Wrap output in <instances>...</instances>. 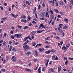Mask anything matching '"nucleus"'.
Returning <instances> with one entry per match:
<instances>
[{
  "label": "nucleus",
  "mask_w": 73,
  "mask_h": 73,
  "mask_svg": "<svg viewBox=\"0 0 73 73\" xmlns=\"http://www.w3.org/2000/svg\"><path fill=\"white\" fill-rule=\"evenodd\" d=\"M45 48H46V49H48L49 48V45L46 46H45Z\"/></svg>",
  "instance_id": "a18cd8bd"
},
{
  "label": "nucleus",
  "mask_w": 73,
  "mask_h": 73,
  "mask_svg": "<svg viewBox=\"0 0 73 73\" xmlns=\"http://www.w3.org/2000/svg\"><path fill=\"white\" fill-rule=\"evenodd\" d=\"M68 60H66V62L65 63V64L66 65H67V64H68Z\"/></svg>",
  "instance_id": "72a5a7b5"
},
{
  "label": "nucleus",
  "mask_w": 73,
  "mask_h": 73,
  "mask_svg": "<svg viewBox=\"0 0 73 73\" xmlns=\"http://www.w3.org/2000/svg\"><path fill=\"white\" fill-rule=\"evenodd\" d=\"M31 33L32 34H33L32 35H34L35 34V33H36V32H32Z\"/></svg>",
  "instance_id": "4c0bfd02"
},
{
  "label": "nucleus",
  "mask_w": 73,
  "mask_h": 73,
  "mask_svg": "<svg viewBox=\"0 0 73 73\" xmlns=\"http://www.w3.org/2000/svg\"><path fill=\"white\" fill-rule=\"evenodd\" d=\"M17 27L18 28H19V29H21V28L22 27V26H20L19 25H18L17 26Z\"/></svg>",
  "instance_id": "7c9ffc66"
},
{
  "label": "nucleus",
  "mask_w": 73,
  "mask_h": 73,
  "mask_svg": "<svg viewBox=\"0 0 73 73\" xmlns=\"http://www.w3.org/2000/svg\"><path fill=\"white\" fill-rule=\"evenodd\" d=\"M51 17L52 19L54 18V15L53 14H50Z\"/></svg>",
  "instance_id": "a878e982"
},
{
  "label": "nucleus",
  "mask_w": 73,
  "mask_h": 73,
  "mask_svg": "<svg viewBox=\"0 0 73 73\" xmlns=\"http://www.w3.org/2000/svg\"><path fill=\"white\" fill-rule=\"evenodd\" d=\"M11 16H12L13 17H14V18H16V15H15L13 14L12 13H11Z\"/></svg>",
  "instance_id": "2eb2a0df"
},
{
  "label": "nucleus",
  "mask_w": 73,
  "mask_h": 73,
  "mask_svg": "<svg viewBox=\"0 0 73 73\" xmlns=\"http://www.w3.org/2000/svg\"><path fill=\"white\" fill-rule=\"evenodd\" d=\"M46 14V15H45ZM45 15L46 17H47L48 18H49V15H48V12L47 11L46 13L44 12H42L41 13L40 15L42 17H44Z\"/></svg>",
  "instance_id": "f257e3e1"
},
{
  "label": "nucleus",
  "mask_w": 73,
  "mask_h": 73,
  "mask_svg": "<svg viewBox=\"0 0 73 73\" xmlns=\"http://www.w3.org/2000/svg\"><path fill=\"white\" fill-rule=\"evenodd\" d=\"M71 4H72L73 6V1H70V5H71Z\"/></svg>",
  "instance_id": "ea45409f"
},
{
  "label": "nucleus",
  "mask_w": 73,
  "mask_h": 73,
  "mask_svg": "<svg viewBox=\"0 0 73 73\" xmlns=\"http://www.w3.org/2000/svg\"><path fill=\"white\" fill-rule=\"evenodd\" d=\"M17 60V59L16 58V57H15L14 59H13V62H16Z\"/></svg>",
  "instance_id": "6e6552de"
},
{
  "label": "nucleus",
  "mask_w": 73,
  "mask_h": 73,
  "mask_svg": "<svg viewBox=\"0 0 73 73\" xmlns=\"http://www.w3.org/2000/svg\"><path fill=\"white\" fill-rule=\"evenodd\" d=\"M49 38H50L49 37H47L45 39V41H47V40H48Z\"/></svg>",
  "instance_id": "e433bc0d"
},
{
  "label": "nucleus",
  "mask_w": 73,
  "mask_h": 73,
  "mask_svg": "<svg viewBox=\"0 0 73 73\" xmlns=\"http://www.w3.org/2000/svg\"><path fill=\"white\" fill-rule=\"evenodd\" d=\"M58 60V57H57V56H56L55 60Z\"/></svg>",
  "instance_id": "3c124183"
},
{
  "label": "nucleus",
  "mask_w": 73,
  "mask_h": 73,
  "mask_svg": "<svg viewBox=\"0 0 73 73\" xmlns=\"http://www.w3.org/2000/svg\"><path fill=\"white\" fill-rule=\"evenodd\" d=\"M54 11L55 12H56V13H58V9H54Z\"/></svg>",
  "instance_id": "412c9836"
},
{
  "label": "nucleus",
  "mask_w": 73,
  "mask_h": 73,
  "mask_svg": "<svg viewBox=\"0 0 73 73\" xmlns=\"http://www.w3.org/2000/svg\"><path fill=\"white\" fill-rule=\"evenodd\" d=\"M68 59H69V60H73V58H70L69 57Z\"/></svg>",
  "instance_id": "09e8293b"
},
{
  "label": "nucleus",
  "mask_w": 73,
  "mask_h": 73,
  "mask_svg": "<svg viewBox=\"0 0 73 73\" xmlns=\"http://www.w3.org/2000/svg\"><path fill=\"white\" fill-rule=\"evenodd\" d=\"M36 9H37L36 7H35L34 9H33V14H34L35 13H36Z\"/></svg>",
  "instance_id": "39448f33"
},
{
  "label": "nucleus",
  "mask_w": 73,
  "mask_h": 73,
  "mask_svg": "<svg viewBox=\"0 0 73 73\" xmlns=\"http://www.w3.org/2000/svg\"><path fill=\"white\" fill-rule=\"evenodd\" d=\"M60 13L61 14V15H64V14L63 13H62V12L60 11Z\"/></svg>",
  "instance_id": "6e6d98bb"
},
{
  "label": "nucleus",
  "mask_w": 73,
  "mask_h": 73,
  "mask_svg": "<svg viewBox=\"0 0 73 73\" xmlns=\"http://www.w3.org/2000/svg\"><path fill=\"white\" fill-rule=\"evenodd\" d=\"M12 46H11L9 48V51L10 52L11 51V50H12Z\"/></svg>",
  "instance_id": "c03bdc74"
},
{
  "label": "nucleus",
  "mask_w": 73,
  "mask_h": 73,
  "mask_svg": "<svg viewBox=\"0 0 73 73\" xmlns=\"http://www.w3.org/2000/svg\"><path fill=\"white\" fill-rule=\"evenodd\" d=\"M41 32H42V31L40 30H38L37 31V33H41Z\"/></svg>",
  "instance_id": "b1692460"
},
{
  "label": "nucleus",
  "mask_w": 73,
  "mask_h": 73,
  "mask_svg": "<svg viewBox=\"0 0 73 73\" xmlns=\"http://www.w3.org/2000/svg\"><path fill=\"white\" fill-rule=\"evenodd\" d=\"M62 29V27L60 26L58 27V29Z\"/></svg>",
  "instance_id": "603ef678"
},
{
  "label": "nucleus",
  "mask_w": 73,
  "mask_h": 73,
  "mask_svg": "<svg viewBox=\"0 0 73 73\" xmlns=\"http://www.w3.org/2000/svg\"><path fill=\"white\" fill-rule=\"evenodd\" d=\"M56 6H58V2H56Z\"/></svg>",
  "instance_id": "5fc2aeb1"
},
{
  "label": "nucleus",
  "mask_w": 73,
  "mask_h": 73,
  "mask_svg": "<svg viewBox=\"0 0 73 73\" xmlns=\"http://www.w3.org/2000/svg\"><path fill=\"white\" fill-rule=\"evenodd\" d=\"M25 70H26L27 71H29V72H31V69H28V68H26L25 69Z\"/></svg>",
  "instance_id": "4be33fe9"
},
{
  "label": "nucleus",
  "mask_w": 73,
  "mask_h": 73,
  "mask_svg": "<svg viewBox=\"0 0 73 73\" xmlns=\"http://www.w3.org/2000/svg\"><path fill=\"white\" fill-rule=\"evenodd\" d=\"M38 50L39 51H40V52H42V51H43V50H44V48H39Z\"/></svg>",
  "instance_id": "4468645a"
},
{
  "label": "nucleus",
  "mask_w": 73,
  "mask_h": 73,
  "mask_svg": "<svg viewBox=\"0 0 73 73\" xmlns=\"http://www.w3.org/2000/svg\"><path fill=\"white\" fill-rule=\"evenodd\" d=\"M69 46H70V44L68 43L67 44L66 46V48H67V49H68L69 48Z\"/></svg>",
  "instance_id": "f3484780"
},
{
  "label": "nucleus",
  "mask_w": 73,
  "mask_h": 73,
  "mask_svg": "<svg viewBox=\"0 0 73 73\" xmlns=\"http://www.w3.org/2000/svg\"><path fill=\"white\" fill-rule=\"evenodd\" d=\"M52 19H51V20L48 23L49 24H50L52 22Z\"/></svg>",
  "instance_id": "052dcab7"
},
{
  "label": "nucleus",
  "mask_w": 73,
  "mask_h": 73,
  "mask_svg": "<svg viewBox=\"0 0 73 73\" xmlns=\"http://www.w3.org/2000/svg\"><path fill=\"white\" fill-rule=\"evenodd\" d=\"M46 6H47V9H46V11H48L49 10V7H48V5H47Z\"/></svg>",
  "instance_id": "864d4df0"
},
{
  "label": "nucleus",
  "mask_w": 73,
  "mask_h": 73,
  "mask_svg": "<svg viewBox=\"0 0 73 73\" xmlns=\"http://www.w3.org/2000/svg\"><path fill=\"white\" fill-rule=\"evenodd\" d=\"M28 38V37L25 38L23 39L24 41H26V40H27Z\"/></svg>",
  "instance_id": "393cba45"
},
{
  "label": "nucleus",
  "mask_w": 73,
  "mask_h": 73,
  "mask_svg": "<svg viewBox=\"0 0 73 73\" xmlns=\"http://www.w3.org/2000/svg\"><path fill=\"white\" fill-rule=\"evenodd\" d=\"M38 73H41V66H40L38 70Z\"/></svg>",
  "instance_id": "1a4fd4ad"
},
{
  "label": "nucleus",
  "mask_w": 73,
  "mask_h": 73,
  "mask_svg": "<svg viewBox=\"0 0 73 73\" xmlns=\"http://www.w3.org/2000/svg\"><path fill=\"white\" fill-rule=\"evenodd\" d=\"M64 3V2L62 1H61L59 3V4L60 5H62Z\"/></svg>",
  "instance_id": "f8f14e48"
},
{
  "label": "nucleus",
  "mask_w": 73,
  "mask_h": 73,
  "mask_svg": "<svg viewBox=\"0 0 73 73\" xmlns=\"http://www.w3.org/2000/svg\"><path fill=\"white\" fill-rule=\"evenodd\" d=\"M0 8L1 9V10H2V11H3V9H4V8L3 7L1 6H0Z\"/></svg>",
  "instance_id": "a19ab883"
},
{
  "label": "nucleus",
  "mask_w": 73,
  "mask_h": 73,
  "mask_svg": "<svg viewBox=\"0 0 73 73\" xmlns=\"http://www.w3.org/2000/svg\"><path fill=\"white\" fill-rule=\"evenodd\" d=\"M67 28H68V26L66 25L63 27V29H67Z\"/></svg>",
  "instance_id": "5701e85b"
},
{
  "label": "nucleus",
  "mask_w": 73,
  "mask_h": 73,
  "mask_svg": "<svg viewBox=\"0 0 73 73\" xmlns=\"http://www.w3.org/2000/svg\"><path fill=\"white\" fill-rule=\"evenodd\" d=\"M22 35V34H17V38H20L21 36V35Z\"/></svg>",
  "instance_id": "20e7f679"
},
{
  "label": "nucleus",
  "mask_w": 73,
  "mask_h": 73,
  "mask_svg": "<svg viewBox=\"0 0 73 73\" xmlns=\"http://www.w3.org/2000/svg\"><path fill=\"white\" fill-rule=\"evenodd\" d=\"M61 70V66H60L58 67V72L60 73V71Z\"/></svg>",
  "instance_id": "0eeeda50"
},
{
  "label": "nucleus",
  "mask_w": 73,
  "mask_h": 73,
  "mask_svg": "<svg viewBox=\"0 0 73 73\" xmlns=\"http://www.w3.org/2000/svg\"><path fill=\"white\" fill-rule=\"evenodd\" d=\"M28 42H29V41L28 40H27V42H25L24 44L23 45H26V44H27L28 43Z\"/></svg>",
  "instance_id": "c85d7f7f"
},
{
  "label": "nucleus",
  "mask_w": 73,
  "mask_h": 73,
  "mask_svg": "<svg viewBox=\"0 0 73 73\" xmlns=\"http://www.w3.org/2000/svg\"><path fill=\"white\" fill-rule=\"evenodd\" d=\"M57 17H58V18H61V15H58Z\"/></svg>",
  "instance_id": "0e129e2a"
},
{
  "label": "nucleus",
  "mask_w": 73,
  "mask_h": 73,
  "mask_svg": "<svg viewBox=\"0 0 73 73\" xmlns=\"http://www.w3.org/2000/svg\"><path fill=\"white\" fill-rule=\"evenodd\" d=\"M23 48H24L25 49H29V47L28 45H25L23 46Z\"/></svg>",
  "instance_id": "7ed1b4c3"
},
{
  "label": "nucleus",
  "mask_w": 73,
  "mask_h": 73,
  "mask_svg": "<svg viewBox=\"0 0 73 73\" xmlns=\"http://www.w3.org/2000/svg\"><path fill=\"white\" fill-rule=\"evenodd\" d=\"M7 34H6V33H5L4 34V35L3 36V38H5V37H6L7 36Z\"/></svg>",
  "instance_id": "473e14b6"
},
{
  "label": "nucleus",
  "mask_w": 73,
  "mask_h": 73,
  "mask_svg": "<svg viewBox=\"0 0 73 73\" xmlns=\"http://www.w3.org/2000/svg\"><path fill=\"white\" fill-rule=\"evenodd\" d=\"M35 54L36 55H38V53H37V51L35 50Z\"/></svg>",
  "instance_id": "79ce46f5"
},
{
  "label": "nucleus",
  "mask_w": 73,
  "mask_h": 73,
  "mask_svg": "<svg viewBox=\"0 0 73 73\" xmlns=\"http://www.w3.org/2000/svg\"><path fill=\"white\" fill-rule=\"evenodd\" d=\"M37 61V59H35L34 60V62H36V61Z\"/></svg>",
  "instance_id": "774afa93"
},
{
  "label": "nucleus",
  "mask_w": 73,
  "mask_h": 73,
  "mask_svg": "<svg viewBox=\"0 0 73 73\" xmlns=\"http://www.w3.org/2000/svg\"><path fill=\"white\" fill-rule=\"evenodd\" d=\"M4 5L5 6H6L7 5V4L6 3H4Z\"/></svg>",
  "instance_id": "bf43d9fd"
},
{
  "label": "nucleus",
  "mask_w": 73,
  "mask_h": 73,
  "mask_svg": "<svg viewBox=\"0 0 73 73\" xmlns=\"http://www.w3.org/2000/svg\"><path fill=\"white\" fill-rule=\"evenodd\" d=\"M49 60L48 59L47 60V63L46 65V66H48V62H49Z\"/></svg>",
  "instance_id": "2f4dec72"
},
{
  "label": "nucleus",
  "mask_w": 73,
  "mask_h": 73,
  "mask_svg": "<svg viewBox=\"0 0 73 73\" xmlns=\"http://www.w3.org/2000/svg\"><path fill=\"white\" fill-rule=\"evenodd\" d=\"M45 67H44L42 69V70L43 72H44V71H45Z\"/></svg>",
  "instance_id": "c756f323"
},
{
  "label": "nucleus",
  "mask_w": 73,
  "mask_h": 73,
  "mask_svg": "<svg viewBox=\"0 0 73 73\" xmlns=\"http://www.w3.org/2000/svg\"><path fill=\"white\" fill-rule=\"evenodd\" d=\"M26 4H28V5H30V3H29V1H26Z\"/></svg>",
  "instance_id": "f704fd0d"
},
{
  "label": "nucleus",
  "mask_w": 73,
  "mask_h": 73,
  "mask_svg": "<svg viewBox=\"0 0 73 73\" xmlns=\"http://www.w3.org/2000/svg\"><path fill=\"white\" fill-rule=\"evenodd\" d=\"M39 27H38V29H40L41 28H43L44 29H46V27L44 26V25L42 24H40L39 25Z\"/></svg>",
  "instance_id": "f03ea898"
},
{
  "label": "nucleus",
  "mask_w": 73,
  "mask_h": 73,
  "mask_svg": "<svg viewBox=\"0 0 73 73\" xmlns=\"http://www.w3.org/2000/svg\"><path fill=\"white\" fill-rule=\"evenodd\" d=\"M28 28V26H25V27L23 28L24 29H27Z\"/></svg>",
  "instance_id": "13d9d810"
},
{
  "label": "nucleus",
  "mask_w": 73,
  "mask_h": 73,
  "mask_svg": "<svg viewBox=\"0 0 73 73\" xmlns=\"http://www.w3.org/2000/svg\"><path fill=\"white\" fill-rule=\"evenodd\" d=\"M35 14V17L36 18H37V14L36 13H34Z\"/></svg>",
  "instance_id": "338daca9"
},
{
  "label": "nucleus",
  "mask_w": 73,
  "mask_h": 73,
  "mask_svg": "<svg viewBox=\"0 0 73 73\" xmlns=\"http://www.w3.org/2000/svg\"><path fill=\"white\" fill-rule=\"evenodd\" d=\"M38 66H37L36 68L34 69V70H37V69H38Z\"/></svg>",
  "instance_id": "de8ad7c7"
},
{
  "label": "nucleus",
  "mask_w": 73,
  "mask_h": 73,
  "mask_svg": "<svg viewBox=\"0 0 73 73\" xmlns=\"http://www.w3.org/2000/svg\"><path fill=\"white\" fill-rule=\"evenodd\" d=\"M51 72H54V70L52 68H50Z\"/></svg>",
  "instance_id": "58836bf2"
},
{
  "label": "nucleus",
  "mask_w": 73,
  "mask_h": 73,
  "mask_svg": "<svg viewBox=\"0 0 73 73\" xmlns=\"http://www.w3.org/2000/svg\"><path fill=\"white\" fill-rule=\"evenodd\" d=\"M32 23H33V24H36V22L33 21L32 22Z\"/></svg>",
  "instance_id": "e2e57ef3"
},
{
  "label": "nucleus",
  "mask_w": 73,
  "mask_h": 73,
  "mask_svg": "<svg viewBox=\"0 0 73 73\" xmlns=\"http://www.w3.org/2000/svg\"><path fill=\"white\" fill-rule=\"evenodd\" d=\"M58 30L59 32H60V33H62V32H63V31L61 29H58Z\"/></svg>",
  "instance_id": "dca6fc26"
},
{
  "label": "nucleus",
  "mask_w": 73,
  "mask_h": 73,
  "mask_svg": "<svg viewBox=\"0 0 73 73\" xmlns=\"http://www.w3.org/2000/svg\"><path fill=\"white\" fill-rule=\"evenodd\" d=\"M7 18V17H4V18H2V20H5V19H6Z\"/></svg>",
  "instance_id": "49530a36"
},
{
  "label": "nucleus",
  "mask_w": 73,
  "mask_h": 73,
  "mask_svg": "<svg viewBox=\"0 0 73 73\" xmlns=\"http://www.w3.org/2000/svg\"><path fill=\"white\" fill-rule=\"evenodd\" d=\"M10 33L12 35L13 34V30L11 31Z\"/></svg>",
  "instance_id": "4d7b16f0"
},
{
  "label": "nucleus",
  "mask_w": 73,
  "mask_h": 73,
  "mask_svg": "<svg viewBox=\"0 0 73 73\" xmlns=\"http://www.w3.org/2000/svg\"><path fill=\"white\" fill-rule=\"evenodd\" d=\"M62 49V50H63V49H64V50H68L67 48H66V47H65V46H63Z\"/></svg>",
  "instance_id": "9d476101"
},
{
  "label": "nucleus",
  "mask_w": 73,
  "mask_h": 73,
  "mask_svg": "<svg viewBox=\"0 0 73 73\" xmlns=\"http://www.w3.org/2000/svg\"><path fill=\"white\" fill-rule=\"evenodd\" d=\"M64 20L65 21H66L67 23H68V20L66 19V18H64Z\"/></svg>",
  "instance_id": "6ab92c4d"
},
{
  "label": "nucleus",
  "mask_w": 73,
  "mask_h": 73,
  "mask_svg": "<svg viewBox=\"0 0 73 73\" xmlns=\"http://www.w3.org/2000/svg\"><path fill=\"white\" fill-rule=\"evenodd\" d=\"M50 12L51 13L50 15L53 14V12L52 11V10H50Z\"/></svg>",
  "instance_id": "aec40b11"
},
{
  "label": "nucleus",
  "mask_w": 73,
  "mask_h": 73,
  "mask_svg": "<svg viewBox=\"0 0 73 73\" xmlns=\"http://www.w3.org/2000/svg\"><path fill=\"white\" fill-rule=\"evenodd\" d=\"M55 38H56V39H60V38H60V37L59 36H55Z\"/></svg>",
  "instance_id": "bb28decb"
},
{
  "label": "nucleus",
  "mask_w": 73,
  "mask_h": 73,
  "mask_svg": "<svg viewBox=\"0 0 73 73\" xmlns=\"http://www.w3.org/2000/svg\"><path fill=\"white\" fill-rule=\"evenodd\" d=\"M21 21L22 22V23H26L27 22V20L25 19L23 20V19H21Z\"/></svg>",
  "instance_id": "9b49d317"
},
{
  "label": "nucleus",
  "mask_w": 73,
  "mask_h": 73,
  "mask_svg": "<svg viewBox=\"0 0 73 73\" xmlns=\"http://www.w3.org/2000/svg\"><path fill=\"white\" fill-rule=\"evenodd\" d=\"M7 42H6L4 41L3 42V45H7Z\"/></svg>",
  "instance_id": "cd10ccee"
},
{
  "label": "nucleus",
  "mask_w": 73,
  "mask_h": 73,
  "mask_svg": "<svg viewBox=\"0 0 73 73\" xmlns=\"http://www.w3.org/2000/svg\"><path fill=\"white\" fill-rule=\"evenodd\" d=\"M51 52L53 53H55V50H52Z\"/></svg>",
  "instance_id": "680f3d73"
},
{
  "label": "nucleus",
  "mask_w": 73,
  "mask_h": 73,
  "mask_svg": "<svg viewBox=\"0 0 73 73\" xmlns=\"http://www.w3.org/2000/svg\"><path fill=\"white\" fill-rule=\"evenodd\" d=\"M3 42V40L2 39L0 41V43H2V42Z\"/></svg>",
  "instance_id": "69168bd1"
},
{
  "label": "nucleus",
  "mask_w": 73,
  "mask_h": 73,
  "mask_svg": "<svg viewBox=\"0 0 73 73\" xmlns=\"http://www.w3.org/2000/svg\"><path fill=\"white\" fill-rule=\"evenodd\" d=\"M45 52L46 54H49V53H50V50H48L46 52Z\"/></svg>",
  "instance_id": "a211bd4d"
},
{
  "label": "nucleus",
  "mask_w": 73,
  "mask_h": 73,
  "mask_svg": "<svg viewBox=\"0 0 73 73\" xmlns=\"http://www.w3.org/2000/svg\"><path fill=\"white\" fill-rule=\"evenodd\" d=\"M1 70L2 71V72H5V70L4 69H2Z\"/></svg>",
  "instance_id": "8fccbe9b"
},
{
  "label": "nucleus",
  "mask_w": 73,
  "mask_h": 73,
  "mask_svg": "<svg viewBox=\"0 0 73 73\" xmlns=\"http://www.w3.org/2000/svg\"><path fill=\"white\" fill-rule=\"evenodd\" d=\"M21 19H26V16L25 15H22L21 17Z\"/></svg>",
  "instance_id": "423d86ee"
},
{
  "label": "nucleus",
  "mask_w": 73,
  "mask_h": 73,
  "mask_svg": "<svg viewBox=\"0 0 73 73\" xmlns=\"http://www.w3.org/2000/svg\"><path fill=\"white\" fill-rule=\"evenodd\" d=\"M11 38H12L13 40H14V38H15V37L13 35H12L11 36Z\"/></svg>",
  "instance_id": "c9c22d12"
},
{
  "label": "nucleus",
  "mask_w": 73,
  "mask_h": 73,
  "mask_svg": "<svg viewBox=\"0 0 73 73\" xmlns=\"http://www.w3.org/2000/svg\"><path fill=\"white\" fill-rule=\"evenodd\" d=\"M31 54V52H30V51H28L26 53V55H29Z\"/></svg>",
  "instance_id": "ddd939ff"
},
{
  "label": "nucleus",
  "mask_w": 73,
  "mask_h": 73,
  "mask_svg": "<svg viewBox=\"0 0 73 73\" xmlns=\"http://www.w3.org/2000/svg\"><path fill=\"white\" fill-rule=\"evenodd\" d=\"M28 20L29 21L31 19V17L29 16H28Z\"/></svg>",
  "instance_id": "37998d69"
}]
</instances>
